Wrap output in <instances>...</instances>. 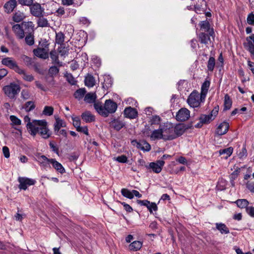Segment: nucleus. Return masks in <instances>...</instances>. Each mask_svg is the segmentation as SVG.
Segmentation results:
<instances>
[{
  "instance_id": "nucleus-1",
  "label": "nucleus",
  "mask_w": 254,
  "mask_h": 254,
  "mask_svg": "<svg viewBox=\"0 0 254 254\" xmlns=\"http://www.w3.org/2000/svg\"><path fill=\"white\" fill-rule=\"evenodd\" d=\"M94 108L101 116L107 117L110 114L114 113L117 109V104L111 99L106 100L104 105L101 103H95L94 104Z\"/></svg>"
},
{
  "instance_id": "nucleus-2",
  "label": "nucleus",
  "mask_w": 254,
  "mask_h": 254,
  "mask_svg": "<svg viewBox=\"0 0 254 254\" xmlns=\"http://www.w3.org/2000/svg\"><path fill=\"white\" fill-rule=\"evenodd\" d=\"M32 27H34V24L32 21H23L20 24H14L12 30L17 39L22 40L25 37V33L28 30L32 31Z\"/></svg>"
},
{
  "instance_id": "nucleus-3",
  "label": "nucleus",
  "mask_w": 254,
  "mask_h": 254,
  "mask_svg": "<svg viewBox=\"0 0 254 254\" xmlns=\"http://www.w3.org/2000/svg\"><path fill=\"white\" fill-rule=\"evenodd\" d=\"M3 90L7 96L11 99H14L20 92V87L16 83H11L9 85L5 86L3 88Z\"/></svg>"
},
{
  "instance_id": "nucleus-4",
  "label": "nucleus",
  "mask_w": 254,
  "mask_h": 254,
  "mask_svg": "<svg viewBox=\"0 0 254 254\" xmlns=\"http://www.w3.org/2000/svg\"><path fill=\"white\" fill-rule=\"evenodd\" d=\"M205 98H202L201 94L198 92L193 91L189 95L187 102L188 104L192 108L198 107L200 106L201 102H203Z\"/></svg>"
},
{
  "instance_id": "nucleus-5",
  "label": "nucleus",
  "mask_w": 254,
  "mask_h": 254,
  "mask_svg": "<svg viewBox=\"0 0 254 254\" xmlns=\"http://www.w3.org/2000/svg\"><path fill=\"white\" fill-rule=\"evenodd\" d=\"M24 121L25 123H27L26 127L29 132L32 135L35 136L36 134V127L37 126L40 125V124L45 123L44 121L40 120H33L32 122H30V118L28 116H26L24 118Z\"/></svg>"
},
{
  "instance_id": "nucleus-6",
  "label": "nucleus",
  "mask_w": 254,
  "mask_h": 254,
  "mask_svg": "<svg viewBox=\"0 0 254 254\" xmlns=\"http://www.w3.org/2000/svg\"><path fill=\"white\" fill-rule=\"evenodd\" d=\"M41 158L43 160V163H46L48 164H51L53 167L56 170L58 173L63 174L65 172V169L63 165L58 162L55 159H49L44 155L41 156Z\"/></svg>"
},
{
  "instance_id": "nucleus-7",
  "label": "nucleus",
  "mask_w": 254,
  "mask_h": 254,
  "mask_svg": "<svg viewBox=\"0 0 254 254\" xmlns=\"http://www.w3.org/2000/svg\"><path fill=\"white\" fill-rule=\"evenodd\" d=\"M162 130L164 140H171L177 137L173 127H168L167 126L162 127Z\"/></svg>"
},
{
  "instance_id": "nucleus-8",
  "label": "nucleus",
  "mask_w": 254,
  "mask_h": 254,
  "mask_svg": "<svg viewBox=\"0 0 254 254\" xmlns=\"http://www.w3.org/2000/svg\"><path fill=\"white\" fill-rule=\"evenodd\" d=\"M18 181L19 183L18 188L23 190H26L28 187L34 185L36 183L35 180L26 177H19Z\"/></svg>"
},
{
  "instance_id": "nucleus-9",
  "label": "nucleus",
  "mask_w": 254,
  "mask_h": 254,
  "mask_svg": "<svg viewBox=\"0 0 254 254\" xmlns=\"http://www.w3.org/2000/svg\"><path fill=\"white\" fill-rule=\"evenodd\" d=\"M165 164V161L163 160L156 161L155 162H151L148 165H146L145 167L147 169H151L155 173L158 174L162 170V167Z\"/></svg>"
},
{
  "instance_id": "nucleus-10",
  "label": "nucleus",
  "mask_w": 254,
  "mask_h": 254,
  "mask_svg": "<svg viewBox=\"0 0 254 254\" xmlns=\"http://www.w3.org/2000/svg\"><path fill=\"white\" fill-rule=\"evenodd\" d=\"M45 123L40 124V125L37 126V128L36 127V134L39 133L41 136L44 138H48L50 136V133L49 129L47 127V123L43 120Z\"/></svg>"
},
{
  "instance_id": "nucleus-11",
  "label": "nucleus",
  "mask_w": 254,
  "mask_h": 254,
  "mask_svg": "<svg viewBox=\"0 0 254 254\" xmlns=\"http://www.w3.org/2000/svg\"><path fill=\"white\" fill-rule=\"evenodd\" d=\"M1 64L11 69H13L15 72L19 71L20 68L17 65L16 62L12 58L6 57L1 60Z\"/></svg>"
},
{
  "instance_id": "nucleus-12",
  "label": "nucleus",
  "mask_w": 254,
  "mask_h": 254,
  "mask_svg": "<svg viewBox=\"0 0 254 254\" xmlns=\"http://www.w3.org/2000/svg\"><path fill=\"white\" fill-rule=\"evenodd\" d=\"M131 144L143 151L148 152L151 150V145L144 140L139 141L133 140L131 141Z\"/></svg>"
},
{
  "instance_id": "nucleus-13",
  "label": "nucleus",
  "mask_w": 254,
  "mask_h": 254,
  "mask_svg": "<svg viewBox=\"0 0 254 254\" xmlns=\"http://www.w3.org/2000/svg\"><path fill=\"white\" fill-rule=\"evenodd\" d=\"M136 202L140 205L146 206L150 213L158 210V206L155 202H151L148 200H137Z\"/></svg>"
},
{
  "instance_id": "nucleus-14",
  "label": "nucleus",
  "mask_w": 254,
  "mask_h": 254,
  "mask_svg": "<svg viewBox=\"0 0 254 254\" xmlns=\"http://www.w3.org/2000/svg\"><path fill=\"white\" fill-rule=\"evenodd\" d=\"M190 117V112L186 108H181L177 112L176 118L178 121L184 122L187 121Z\"/></svg>"
},
{
  "instance_id": "nucleus-15",
  "label": "nucleus",
  "mask_w": 254,
  "mask_h": 254,
  "mask_svg": "<svg viewBox=\"0 0 254 254\" xmlns=\"http://www.w3.org/2000/svg\"><path fill=\"white\" fill-rule=\"evenodd\" d=\"M30 6V12L35 17H41L43 16L44 12V9L42 8L41 5L38 3L32 4Z\"/></svg>"
},
{
  "instance_id": "nucleus-16",
  "label": "nucleus",
  "mask_w": 254,
  "mask_h": 254,
  "mask_svg": "<svg viewBox=\"0 0 254 254\" xmlns=\"http://www.w3.org/2000/svg\"><path fill=\"white\" fill-rule=\"evenodd\" d=\"M247 42L244 44L245 48L254 56V34H252L246 38Z\"/></svg>"
},
{
  "instance_id": "nucleus-17",
  "label": "nucleus",
  "mask_w": 254,
  "mask_h": 254,
  "mask_svg": "<svg viewBox=\"0 0 254 254\" xmlns=\"http://www.w3.org/2000/svg\"><path fill=\"white\" fill-rule=\"evenodd\" d=\"M229 128V124L226 121L220 124L216 130V133L218 135H222L226 134Z\"/></svg>"
},
{
  "instance_id": "nucleus-18",
  "label": "nucleus",
  "mask_w": 254,
  "mask_h": 254,
  "mask_svg": "<svg viewBox=\"0 0 254 254\" xmlns=\"http://www.w3.org/2000/svg\"><path fill=\"white\" fill-rule=\"evenodd\" d=\"M199 25L201 31L208 33L210 36L214 34L213 29L210 28V23L207 20L201 21Z\"/></svg>"
},
{
  "instance_id": "nucleus-19",
  "label": "nucleus",
  "mask_w": 254,
  "mask_h": 254,
  "mask_svg": "<svg viewBox=\"0 0 254 254\" xmlns=\"http://www.w3.org/2000/svg\"><path fill=\"white\" fill-rule=\"evenodd\" d=\"M124 115L125 117L133 119H135L138 115V112L134 108L131 107H127L124 111Z\"/></svg>"
},
{
  "instance_id": "nucleus-20",
  "label": "nucleus",
  "mask_w": 254,
  "mask_h": 254,
  "mask_svg": "<svg viewBox=\"0 0 254 254\" xmlns=\"http://www.w3.org/2000/svg\"><path fill=\"white\" fill-rule=\"evenodd\" d=\"M213 230H218L222 235L228 234L230 233L229 228L223 223H216L215 228H213Z\"/></svg>"
},
{
  "instance_id": "nucleus-21",
  "label": "nucleus",
  "mask_w": 254,
  "mask_h": 254,
  "mask_svg": "<svg viewBox=\"0 0 254 254\" xmlns=\"http://www.w3.org/2000/svg\"><path fill=\"white\" fill-rule=\"evenodd\" d=\"M110 125L114 129L119 131L125 126L126 124L122 121L114 119L110 122Z\"/></svg>"
},
{
  "instance_id": "nucleus-22",
  "label": "nucleus",
  "mask_w": 254,
  "mask_h": 254,
  "mask_svg": "<svg viewBox=\"0 0 254 254\" xmlns=\"http://www.w3.org/2000/svg\"><path fill=\"white\" fill-rule=\"evenodd\" d=\"M150 137L152 140L161 139L164 140V137L163 135V132L162 130V127L160 126L158 129L154 130L151 133Z\"/></svg>"
},
{
  "instance_id": "nucleus-23",
  "label": "nucleus",
  "mask_w": 254,
  "mask_h": 254,
  "mask_svg": "<svg viewBox=\"0 0 254 254\" xmlns=\"http://www.w3.org/2000/svg\"><path fill=\"white\" fill-rule=\"evenodd\" d=\"M34 27H32V31L28 30L26 33L27 35L25 36V41L29 46H32L34 44Z\"/></svg>"
},
{
  "instance_id": "nucleus-24",
  "label": "nucleus",
  "mask_w": 254,
  "mask_h": 254,
  "mask_svg": "<svg viewBox=\"0 0 254 254\" xmlns=\"http://www.w3.org/2000/svg\"><path fill=\"white\" fill-rule=\"evenodd\" d=\"M33 53L37 57L43 59L48 58V53L45 48H38L33 50Z\"/></svg>"
},
{
  "instance_id": "nucleus-25",
  "label": "nucleus",
  "mask_w": 254,
  "mask_h": 254,
  "mask_svg": "<svg viewBox=\"0 0 254 254\" xmlns=\"http://www.w3.org/2000/svg\"><path fill=\"white\" fill-rule=\"evenodd\" d=\"M16 5L17 2L16 0H9L5 3L4 8L5 11L8 13L11 12Z\"/></svg>"
},
{
  "instance_id": "nucleus-26",
  "label": "nucleus",
  "mask_w": 254,
  "mask_h": 254,
  "mask_svg": "<svg viewBox=\"0 0 254 254\" xmlns=\"http://www.w3.org/2000/svg\"><path fill=\"white\" fill-rule=\"evenodd\" d=\"M210 82L209 80H205L202 83L201 87V97L202 98H205L207 92L208 91Z\"/></svg>"
},
{
  "instance_id": "nucleus-27",
  "label": "nucleus",
  "mask_w": 254,
  "mask_h": 254,
  "mask_svg": "<svg viewBox=\"0 0 254 254\" xmlns=\"http://www.w3.org/2000/svg\"><path fill=\"white\" fill-rule=\"evenodd\" d=\"M113 84V79L109 75L104 76V82L102 83V87L104 89L108 90Z\"/></svg>"
},
{
  "instance_id": "nucleus-28",
  "label": "nucleus",
  "mask_w": 254,
  "mask_h": 254,
  "mask_svg": "<svg viewBox=\"0 0 254 254\" xmlns=\"http://www.w3.org/2000/svg\"><path fill=\"white\" fill-rule=\"evenodd\" d=\"M81 118L86 123H91L95 121V117L89 111H86L81 115Z\"/></svg>"
},
{
  "instance_id": "nucleus-29",
  "label": "nucleus",
  "mask_w": 254,
  "mask_h": 254,
  "mask_svg": "<svg viewBox=\"0 0 254 254\" xmlns=\"http://www.w3.org/2000/svg\"><path fill=\"white\" fill-rule=\"evenodd\" d=\"M186 127L184 124L177 125L174 128V133L177 135V137L182 135L186 130Z\"/></svg>"
},
{
  "instance_id": "nucleus-30",
  "label": "nucleus",
  "mask_w": 254,
  "mask_h": 254,
  "mask_svg": "<svg viewBox=\"0 0 254 254\" xmlns=\"http://www.w3.org/2000/svg\"><path fill=\"white\" fill-rule=\"evenodd\" d=\"M211 36L209 33H205L204 32H200L198 35L199 40L201 43L207 44L210 40V37Z\"/></svg>"
},
{
  "instance_id": "nucleus-31",
  "label": "nucleus",
  "mask_w": 254,
  "mask_h": 254,
  "mask_svg": "<svg viewBox=\"0 0 254 254\" xmlns=\"http://www.w3.org/2000/svg\"><path fill=\"white\" fill-rule=\"evenodd\" d=\"M213 120H214V118L212 117V114H209L208 115L201 114L199 117V120L201 121V123L203 124H208Z\"/></svg>"
},
{
  "instance_id": "nucleus-32",
  "label": "nucleus",
  "mask_w": 254,
  "mask_h": 254,
  "mask_svg": "<svg viewBox=\"0 0 254 254\" xmlns=\"http://www.w3.org/2000/svg\"><path fill=\"white\" fill-rule=\"evenodd\" d=\"M142 246V243L139 241H135L131 243L129 246V249L132 251H137L139 250Z\"/></svg>"
},
{
  "instance_id": "nucleus-33",
  "label": "nucleus",
  "mask_w": 254,
  "mask_h": 254,
  "mask_svg": "<svg viewBox=\"0 0 254 254\" xmlns=\"http://www.w3.org/2000/svg\"><path fill=\"white\" fill-rule=\"evenodd\" d=\"M84 82L85 85L89 87H93L95 84L94 77L90 74H88L85 77Z\"/></svg>"
},
{
  "instance_id": "nucleus-34",
  "label": "nucleus",
  "mask_w": 254,
  "mask_h": 254,
  "mask_svg": "<svg viewBox=\"0 0 254 254\" xmlns=\"http://www.w3.org/2000/svg\"><path fill=\"white\" fill-rule=\"evenodd\" d=\"M50 54L53 64L58 65L59 66H62V63L59 61L58 56L55 51H52Z\"/></svg>"
},
{
  "instance_id": "nucleus-35",
  "label": "nucleus",
  "mask_w": 254,
  "mask_h": 254,
  "mask_svg": "<svg viewBox=\"0 0 254 254\" xmlns=\"http://www.w3.org/2000/svg\"><path fill=\"white\" fill-rule=\"evenodd\" d=\"M235 203L237 204V206L241 209L245 208L248 207L249 202L246 199H237Z\"/></svg>"
},
{
  "instance_id": "nucleus-36",
  "label": "nucleus",
  "mask_w": 254,
  "mask_h": 254,
  "mask_svg": "<svg viewBox=\"0 0 254 254\" xmlns=\"http://www.w3.org/2000/svg\"><path fill=\"white\" fill-rule=\"evenodd\" d=\"M17 73L21 75L22 78L26 81L30 82L34 80V77L32 75L27 74L22 69L20 68L19 71H17Z\"/></svg>"
},
{
  "instance_id": "nucleus-37",
  "label": "nucleus",
  "mask_w": 254,
  "mask_h": 254,
  "mask_svg": "<svg viewBox=\"0 0 254 254\" xmlns=\"http://www.w3.org/2000/svg\"><path fill=\"white\" fill-rule=\"evenodd\" d=\"M25 16L23 12L19 11L16 12L12 17L13 20L15 22H19L22 21Z\"/></svg>"
},
{
  "instance_id": "nucleus-38",
  "label": "nucleus",
  "mask_w": 254,
  "mask_h": 254,
  "mask_svg": "<svg viewBox=\"0 0 254 254\" xmlns=\"http://www.w3.org/2000/svg\"><path fill=\"white\" fill-rule=\"evenodd\" d=\"M65 126V124L63 120L60 118H57L56 119V123L54 124V130L55 132H59L61 127H64Z\"/></svg>"
},
{
  "instance_id": "nucleus-39",
  "label": "nucleus",
  "mask_w": 254,
  "mask_h": 254,
  "mask_svg": "<svg viewBox=\"0 0 254 254\" xmlns=\"http://www.w3.org/2000/svg\"><path fill=\"white\" fill-rule=\"evenodd\" d=\"M96 95L94 93H88L84 97V101L86 102L91 103L95 102Z\"/></svg>"
},
{
  "instance_id": "nucleus-40",
  "label": "nucleus",
  "mask_w": 254,
  "mask_h": 254,
  "mask_svg": "<svg viewBox=\"0 0 254 254\" xmlns=\"http://www.w3.org/2000/svg\"><path fill=\"white\" fill-rule=\"evenodd\" d=\"M64 35L62 32L56 33V43L59 45H62L64 44Z\"/></svg>"
},
{
  "instance_id": "nucleus-41",
  "label": "nucleus",
  "mask_w": 254,
  "mask_h": 254,
  "mask_svg": "<svg viewBox=\"0 0 254 254\" xmlns=\"http://www.w3.org/2000/svg\"><path fill=\"white\" fill-rule=\"evenodd\" d=\"M39 17V18L37 21V24L39 27H46L49 26V23L47 18H44L43 16Z\"/></svg>"
},
{
  "instance_id": "nucleus-42",
  "label": "nucleus",
  "mask_w": 254,
  "mask_h": 254,
  "mask_svg": "<svg viewBox=\"0 0 254 254\" xmlns=\"http://www.w3.org/2000/svg\"><path fill=\"white\" fill-rule=\"evenodd\" d=\"M58 50L61 56L65 57L68 55L69 49L68 47H65L64 44H63L60 45Z\"/></svg>"
},
{
  "instance_id": "nucleus-43",
  "label": "nucleus",
  "mask_w": 254,
  "mask_h": 254,
  "mask_svg": "<svg viewBox=\"0 0 254 254\" xmlns=\"http://www.w3.org/2000/svg\"><path fill=\"white\" fill-rule=\"evenodd\" d=\"M35 107L34 102L30 101L25 103L23 108L25 109L26 112H29L33 110L35 108Z\"/></svg>"
},
{
  "instance_id": "nucleus-44",
  "label": "nucleus",
  "mask_w": 254,
  "mask_h": 254,
  "mask_svg": "<svg viewBox=\"0 0 254 254\" xmlns=\"http://www.w3.org/2000/svg\"><path fill=\"white\" fill-rule=\"evenodd\" d=\"M161 121V118L158 115L152 116L149 121V123L151 125H159L160 124Z\"/></svg>"
},
{
  "instance_id": "nucleus-45",
  "label": "nucleus",
  "mask_w": 254,
  "mask_h": 254,
  "mask_svg": "<svg viewBox=\"0 0 254 254\" xmlns=\"http://www.w3.org/2000/svg\"><path fill=\"white\" fill-rule=\"evenodd\" d=\"M224 110H229L232 106V101L228 94H226L224 97Z\"/></svg>"
},
{
  "instance_id": "nucleus-46",
  "label": "nucleus",
  "mask_w": 254,
  "mask_h": 254,
  "mask_svg": "<svg viewBox=\"0 0 254 254\" xmlns=\"http://www.w3.org/2000/svg\"><path fill=\"white\" fill-rule=\"evenodd\" d=\"M121 193L122 195L125 197L130 199L133 198L132 190L130 191L127 189H122L121 190Z\"/></svg>"
},
{
  "instance_id": "nucleus-47",
  "label": "nucleus",
  "mask_w": 254,
  "mask_h": 254,
  "mask_svg": "<svg viewBox=\"0 0 254 254\" xmlns=\"http://www.w3.org/2000/svg\"><path fill=\"white\" fill-rule=\"evenodd\" d=\"M215 65V60L213 57H210L207 63V68L209 71H212Z\"/></svg>"
},
{
  "instance_id": "nucleus-48",
  "label": "nucleus",
  "mask_w": 254,
  "mask_h": 254,
  "mask_svg": "<svg viewBox=\"0 0 254 254\" xmlns=\"http://www.w3.org/2000/svg\"><path fill=\"white\" fill-rule=\"evenodd\" d=\"M86 91L84 89H79L75 92L74 96L76 99H80L83 97Z\"/></svg>"
},
{
  "instance_id": "nucleus-49",
  "label": "nucleus",
  "mask_w": 254,
  "mask_h": 254,
  "mask_svg": "<svg viewBox=\"0 0 254 254\" xmlns=\"http://www.w3.org/2000/svg\"><path fill=\"white\" fill-rule=\"evenodd\" d=\"M233 149L232 147H230L224 149H220L219 150V154L220 155L226 154V157H229L233 153Z\"/></svg>"
},
{
  "instance_id": "nucleus-50",
  "label": "nucleus",
  "mask_w": 254,
  "mask_h": 254,
  "mask_svg": "<svg viewBox=\"0 0 254 254\" xmlns=\"http://www.w3.org/2000/svg\"><path fill=\"white\" fill-rule=\"evenodd\" d=\"M54 112V108L52 106H46L44 107L42 114L46 116H51Z\"/></svg>"
},
{
  "instance_id": "nucleus-51",
  "label": "nucleus",
  "mask_w": 254,
  "mask_h": 254,
  "mask_svg": "<svg viewBox=\"0 0 254 254\" xmlns=\"http://www.w3.org/2000/svg\"><path fill=\"white\" fill-rule=\"evenodd\" d=\"M9 119L12 124L14 125H20L21 124V120L15 116L11 115L9 117Z\"/></svg>"
},
{
  "instance_id": "nucleus-52",
  "label": "nucleus",
  "mask_w": 254,
  "mask_h": 254,
  "mask_svg": "<svg viewBox=\"0 0 254 254\" xmlns=\"http://www.w3.org/2000/svg\"><path fill=\"white\" fill-rule=\"evenodd\" d=\"M72 120L73 126L76 128L79 127L80 126V120L78 117H72Z\"/></svg>"
},
{
  "instance_id": "nucleus-53",
  "label": "nucleus",
  "mask_w": 254,
  "mask_h": 254,
  "mask_svg": "<svg viewBox=\"0 0 254 254\" xmlns=\"http://www.w3.org/2000/svg\"><path fill=\"white\" fill-rule=\"evenodd\" d=\"M247 21L249 24L254 26V13L251 12L248 14Z\"/></svg>"
},
{
  "instance_id": "nucleus-54",
  "label": "nucleus",
  "mask_w": 254,
  "mask_h": 254,
  "mask_svg": "<svg viewBox=\"0 0 254 254\" xmlns=\"http://www.w3.org/2000/svg\"><path fill=\"white\" fill-rule=\"evenodd\" d=\"M19 4L22 5L31 6L33 3V0H18Z\"/></svg>"
},
{
  "instance_id": "nucleus-55",
  "label": "nucleus",
  "mask_w": 254,
  "mask_h": 254,
  "mask_svg": "<svg viewBox=\"0 0 254 254\" xmlns=\"http://www.w3.org/2000/svg\"><path fill=\"white\" fill-rule=\"evenodd\" d=\"M117 161L120 163H127V157L125 155H122L121 156H118L116 159Z\"/></svg>"
},
{
  "instance_id": "nucleus-56",
  "label": "nucleus",
  "mask_w": 254,
  "mask_h": 254,
  "mask_svg": "<svg viewBox=\"0 0 254 254\" xmlns=\"http://www.w3.org/2000/svg\"><path fill=\"white\" fill-rule=\"evenodd\" d=\"M21 94V97L24 100H27L30 98V95L29 92L27 90H22Z\"/></svg>"
},
{
  "instance_id": "nucleus-57",
  "label": "nucleus",
  "mask_w": 254,
  "mask_h": 254,
  "mask_svg": "<svg viewBox=\"0 0 254 254\" xmlns=\"http://www.w3.org/2000/svg\"><path fill=\"white\" fill-rule=\"evenodd\" d=\"M76 130L79 132H83L86 135H88V129L87 126L81 127L80 126L79 127L76 128Z\"/></svg>"
},
{
  "instance_id": "nucleus-58",
  "label": "nucleus",
  "mask_w": 254,
  "mask_h": 254,
  "mask_svg": "<svg viewBox=\"0 0 254 254\" xmlns=\"http://www.w3.org/2000/svg\"><path fill=\"white\" fill-rule=\"evenodd\" d=\"M49 146L53 152L56 153L57 154H59V148L56 144L52 142H50Z\"/></svg>"
},
{
  "instance_id": "nucleus-59",
  "label": "nucleus",
  "mask_w": 254,
  "mask_h": 254,
  "mask_svg": "<svg viewBox=\"0 0 254 254\" xmlns=\"http://www.w3.org/2000/svg\"><path fill=\"white\" fill-rule=\"evenodd\" d=\"M59 72V68L56 66H52L49 69V73L51 74L56 75Z\"/></svg>"
},
{
  "instance_id": "nucleus-60",
  "label": "nucleus",
  "mask_w": 254,
  "mask_h": 254,
  "mask_svg": "<svg viewBox=\"0 0 254 254\" xmlns=\"http://www.w3.org/2000/svg\"><path fill=\"white\" fill-rule=\"evenodd\" d=\"M246 212L252 217H254V207L248 206L246 207Z\"/></svg>"
},
{
  "instance_id": "nucleus-61",
  "label": "nucleus",
  "mask_w": 254,
  "mask_h": 254,
  "mask_svg": "<svg viewBox=\"0 0 254 254\" xmlns=\"http://www.w3.org/2000/svg\"><path fill=\"white\" fill-rule=\"evenodd\" d=\"M120 203L123 205L124 209L127 212H131L133 211L132 207L129 204L125 202H120Z\"/></svg>"
},
{
  "instance_id": "nucleus-62",
  "label": "nucleus",
  "mask_w": 254,
  "mask_h": 254,
  "mask_svg": "<svg viewBox=\"0 0 254 254\" xmlns=\"http://www.w3.org/2000/svg\"><path fill=\"white\" fill-rule=\"evenodd\" d=\"M246 187L251 192L254 193V182H248Z\"/></svg>"
},
{
  "instance_id": "nucleus-63",
  "label": "nucleus",
  "mask_w": 254,
  "mask_h": 254,
  "mask_svg": "<svg viewBox=\"0 0 254 254\" xmlns=\"http://www.w3.org/2000/svg\"><path fill=\"white\" fill-rule=\"evenodd\" d=\"M246 187L251 192L254 193V182H248Z\"/></svg>"
},
{
  "instance_id": "nucleus-64",
  "label": "nucleus",
  "mask_w": 254,
  "mask_h": 254,
  "mask_svg": "<svg viewBox=\"0 0 254 254\" xmlns=\"http://www.w3.org/2000/svg\"><path fill=\"white\" fill-rule=\"evenodd\" d=\"M2 152H3L4 156L6 158H8L9 157V156H10L9 150V148L7 146H3L2 147Z\"/></svg>"
}]
</instances>
